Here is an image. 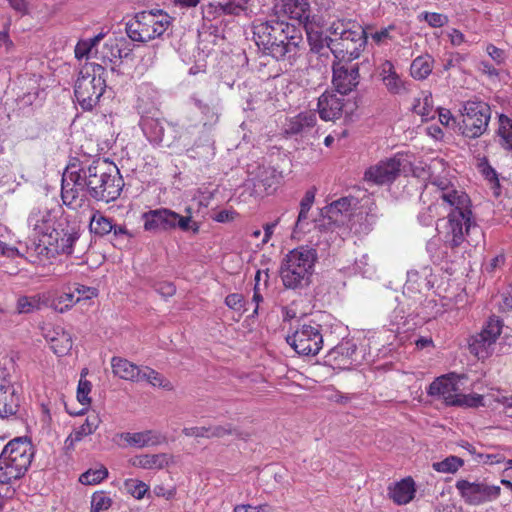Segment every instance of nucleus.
<instances>
[{
    "mask_svg": "<svg viewBox=\"0 0 512 512\" xmlns=\"http://www.w3.org/2000/svg\"><path fill=\"white\" fill-rule=\"evenodd\" d=\"M494 344L495 343L492 340L479 332L471 338V341L469 342V350L478 359H485L490 355Z\"/></svg>",
    "mask_w": 512,
    "mask_h": 512,
    "instance_id": "obj_39",
    "label": "nucleus"
},
{
    "mask_svg": "<svg viewBox=\"0 0 512 512\" xmlns=\"http://www.w3.org/2000/svg\"><path fill=\"white\" fill-rule=\"evenodd\" d=\"M79 226L71 225L68 221L59 222L48 234V244L55 246V251L62 254H72L73 245L80 236Z\"/></svg>",
    "mask_w": 512,
    "mask_h": 512,
    "instance_id": "obj_15",
    "label": "nucleus"
},
{
    "mask_svg": "<svg viewBox=\"0 0 512 512\" xmlns=\"http://www.w3.org/2000/svg\"><path fill=\"white\" fill-rule=\"evenodd\" d=\"M253 38L264 55L271 56L291 69L300 57L303 43L301 30L282 20H271L253 25Z\"/></svg>",
    "mask_w": 512,
    "mask_h": 512,
    "instance_id": "obj_2",
    "label": "nucleus"
},
{
    "mask_svg": "<svg viewBox=\"0 0 512 512\" xmlns=\"http://www.w3.org/2000/svg\"><path fill=\"white\" fill-rule=\"evenodd\" d=\"M415 492V483L411 477L402 479L388 487L389 498L398 505L409 503L413 499Z\"/></svg>",
    "mask_w": 512,
    "mask_h": 512,
    "instance_id": "obj_28",
    "label": "nucleus"
},
{
    "mask_svg": "<svg viewBox=\"0 0 512 512\" xmlns=\"http://www.w3.org/2000/svg\"><path fill=\"white\" fill-rule=\"evenodd\" d=\"M112 372L115 376L132 382H139L140 368L136 364L122 357L114 356L111 359Z\"/></svg>",
    "mask_w": 512,
    "mask_h": 512,
    "instance_id": "obj_29",
    "label": "nucleus"
},
{
    "mask_svg": "<svg viewBox=\"0 0 512 512\" xmlns=\"http://www.w3.org/2000/svg\"><path fill=\"white\" fill-rule=\"evenodd\" d=\"M305 30L312 52L323 54L322 50L324 48H328L332 52V48L336 45L335 38L324 35L322 32L314 31L313 26H308Z\"/></svg>",
    "mask_w": 512,
    "mask_h": 512,
    "instance_id": "obj_31",
    "label": "nucleus"
},
{
    "mask_svg": "<svg viewBox=\"0 0 512 512\" xmlns=\"http://www.w3.org/2000/svg\"><path fill=\"white\" fill-rule=\"evenodd\" d=\"M113 220L99 212L93 214L89 222L90 232L99 237L106 236L111 233Z\"/></svg>",
    "mask_w": 512,
    "mask_h": 512,
    "instance_id": "obj_41",
    "label": "nucleus"
},
{
    "mask_svg": "<svg viewBox=\"0 0 512 512\" xmlns=\"http://www.w3.org/2000/svg\"><path fill=\"white\" fill-rule=\"evenodd\" d=\"M502 328L503 321L499 317L492 315L485 322L480 333H482L484 336L488 337L490 340L496 343L498 337L502 332Z\"/></svg>",
    "mask_w": 512,
    "mask_h": 512,
    "instance_id": "obj_44",
    "label": "nucleus"
},
{
    "mask_svg": "<svg viewBox=\"0 0 512 512\" xmlns=\"http://www.w3.org/2000/svg\"><path fill=\"white\" fill-rule=\"evenodd\" d=\"M269 506L262 504L258 506H252L249 504L237 505L234 508V512H268Z\"/></svg>",
    "mask_w": 512,
    "mask_h": 512,
    "instance_id": "obj_64",
    "label": "nucleus"
},
{
    "mask_svg": "<svg viewBox=\"0 0 512 512\" xmlns=\"http://www.w3.org/2000/svg\"><path fill=\"white\" fill-rule=\"evenodd\" d=\"M439 198L451 207L449 212H472L471 200L469 196L464 191L457 190L453 185H446L441 187V194Z\"/></svg>",
    "mask_w": 512,
    "mask_h": 512,
    "instance_id": "obj_24",
    "label": "nucleus"
},
{
    "mask_svg": "<svg viewBox=\"0 0 512 512\" xmlns=\"http://www.w3.org/2000/svg\"><path fill=\"white\" fill-rule=\"evenodd\" d=\"M141 128L149 142L155 145H163L171 147L173 141H171V134H165V122L158 118L143 117L141 119Z\"/></svg>",
    "mask_w": 512,
    "mask_h": 512,
    "instance_id": "obj_22",
    "label": "nucleus"
},
{
    "mask_svg": "<svg viewBox=\"0 0 512 512\" xmlns=\"http://www.w3.org/2000/svg\"><path fill=\"white\" fill-rule=\"evenodd\" d=\"M316 114L304 111L295 116L287 117L283 124V132L287 137L304 136L316 125Z\"/></svg>",
    "mask_w": 512,
    "mask_h": 512,
    "instance_id": "obj_21",
    "label": "nucleus"
},
{
    "mask_svg": "<svg viewBox=\"0 0 512 512\" xmlns=\"http://www.w3.org/2000/svg\"><path fill=\"white\" fill-rule=\"evenodd\" d=\"M139 381H147L154 387H160L167 391L173 389L172 383L156 370L145 366L140 368Z\"/></svg>",
    "mask_w": 512,
    "mask_h": 512,
    "instance_id": "obj_40",
    "label": "nucleus"
},
{
    "mask_svg": "<svg viewBox=\"0 0 512 512\" xmlns=\"http://www.w3.org/2000/svg\"><path fill=\"white\" fill-rule=\"evenodd\" d=\"M314 226L320 232H327L341 225H338V222H334L333 219H330L328 213H325L324 209H321L320 218L314 220Z\"/></svg>",
    "mask_w": 512,
    "mask_h": 512,
    "instance_id": "obj_55",
    "label": "nucleus"
},
{
    "mask_svg": "<svg viewBox=\"0 0 512 512\" xmlns=\"http://www.w3.org/2000/svg\"><path fill=\"white\" fill-rule=\"evenodd\" d=\"M423 18L433 28H440L448 23L446 15L436 12H424Z\"/></svg>",
    "mask_w": 512,
    "mask_h": 512,
    "instance_id": "obj_59",
    "label": "nucleus"
},
{
    "mask_svg": "<svg viewBox=\"0 0 512 512\" xmlns=\"http://www.w3.org/2000/svg\"><path fill=\"white\" fill-rule=\"evenodd\" d=\"M74 291L76 294V302L92 299L98 295V290L96 288L81 284H75Z\"/></svg>",
    "mask_w": 512,
    "mask_h": 512,
    "instance_id": "obj_57",
    "label": "nucleus"
},
{
    "mask_svg": "<svg viewBox=\"0 0 512 512\" xmlns=\"http://www.w3.org/2000/svg\"><path fill=\"white\" fill-rule=\"evenodd\" d=\"M459 393V376L455 373L437 377L427 388L428 396L442 400L446 406H455Z\"/></svg>",
    "mask_w": 512,
    "mask_h": 512,
    "instance_id": "obj_13",
    "label": "nucleus"
},
{
    "mask_svg": "<svg viewBox=\"0 0 512 512\" xmlns=\"http://www.w3.org/2000/svg\"><path fill=\"white\" fill-rule=\"evenodd\" d=\"M341 62L333 65V85L337 93L345 96L359 84V66L351 62L342 65Z\"/></svg>",
    "mask_w": 512,
    "mask_h": 512,
    "instance_id": "obj_16",
    "label": "nucleus"
},
{
    "mask_svg": "<svg viewBox=\"0 0 512 512\" xmlns=\"http://www.w3.org/2000/svg\"><path fill=\"white\" fill-rule=\"evenodd\" d=\"M145 231L152 233L167 232L175 229L181 231L199 232V224L192 219L191 215L182 216L168 208L149 210L142 214Z\"/></svg>",
    "mask_w": 512,
    "mask_h": 512,
    "instance_id": "obj_7",
    "label": "nucleus"
},
{
    "mask_svg": "<svg viewBox=\"0 0 512 512\" xmlns=\"http://www.w3.org/2000/svg\"><path fill=\"white\" fill-rule=\"evenodd\" d=\"M225 304L235 311H241L244 307V297L239 293L229 294L225 298Z\"/></svg>",
    "mask_w": 512,
    "mask_h": 512,
    "instance_id": "obj_62",
    "label": "nucleus"
},
{
    "mask_svg": "<svg viewBox=\"0 0 512 512\" xmlns=\"http://www.w3.org/2000/svg\"><path fill=\"white\" fill-rule=\"evenodd\" d=\"M112 505V499L104 492H96L91 499V512H101L108 510Z\"/></svg>",
    "mask_w": 512,
    "mask_h": 512,
    "instance_id": "obj_52",
    "label": "nucleus"
},
{
    "mask_svg": "<svg viewBox=\"0 0 512 512\" xmlns=\"http://www.w3.org/2000/svg\"><path fill=\"white\" fill-rule=\"evenodd\" d=\"M286 341L300 355H316L323 345L321 325L316 322L302 324L286 337Z\"/></svg>",
    "mask_w": 512,
    "mask_h": 512,
    "instance_id": "obj_9",
    "label": "nucleus"
},
{
    "mask_svg": "<svg viewBox=\"0 0 512 512\" xmlns=\"http://www.w3.org/2000/svg\"><path fill=\"white\" fill-rule=\"evenodd\" d=\"M27 470L16 466L14 461L0 454V483L10 484L14 480L22 478Z\"/></svg>",
    "mask_w": 512,
    "mask_h": 512,
    "instance_id": "obj_30",
    "label": "nucleus"
},
{
    "mask_svg": "<svg viewBox=\"0 0 512 512\" xmlns=\"http://www.w3.org/2000/svg\"><path fill=\"white\" fill-rule=\"evenodd\" d=\"M50 344L55 354L58 356H64L72 348V336L64 329L57 328L54 330V335L50 338Z\"/></svg>",
    "mask_w": 512,
    "mask_h": 512,
    "instance_id": "obj_36",
    "label": "nucleus"
},
{
    "mask_svg": "<svg viewBox=\"0 0 512 512\" xmlns=\"http://www.w3.org/2000/svg\"><path fill=\"white\" fill-rule=\"evenodd\" d=\"M274 11L276 15H283L296 20L304 28L313 25L319 26L323 20L319 12L311 7L308 0H281L275 4Z\"/></svg>",
    "mask_w": 512,
    "mask_h": 512,
    "instance_id": "obj_10",
    "label": "nucleus"
},
{
    "mask_svg": "<svg viewBox=\"0 0 512 512\" xmlns=\"http://www.w3.org/2000/svg\"><path fill=\"white\" fill-rule=\"evenodd\" d=\"M402 160L400 154L382 160L365 171L364 179L377 185L392 183L400 174Z\"/></svg>",
    "mask_w": 512,
    "mask_h": 512,
    "instance_id": "obj_12",
    "label": "nucleus"
},
{
    "mask_svg": "<svg viewBox=\"0 0 512 512\" xmlns=\"http://www.w3.org/2000/svg\"><path fill=\"white\" fill-rule=\"evenodd\" d=\"M413 110L422 117L423 121L434 118L431 96H425L422 103L420 100H417V103L413 105Z\"/></svg>",
    "mask_w": 512,
    "mask_h": 512,
    "instance_id": "obj_49",
    "label": "nucleus"
},
{
    "mask_svg": "<svg viewBox=\"0 0 512 512\" xmlns=\"http://www.w3.org/2000/svg\"><path fill=\"white\" fill-rule=\"evenodd\" d=\"M433 63V57L428 54L416 57L410 67L412 77L417 80L426 79L432 72Z\"/></svg>",
    "mask_w": 512,
    "mask_h": 512,
    "instance_id": "obj_38",
    "label": "nucleus"
},
{
    "mask_svg": "<svg viewBox=\"0 0 512 512\" xmlns=\"http://www.w3.org/2000/svg\"><path fill=\"white\" fill-rule=\"evenodd\" d=\"M316 251L309 247H298L291 250L282 260L280 277L287 289H303L310 285Z\"/></svg>",
    "mask_w": 512,
    "mask_h": 512,
    "instance_id": "obj_3",
    "label": "nucleus"
},
{
    "mask_svg": "<svg viewBox=\"0 0 512 512\" xmlns=\"http://www.w3.org/2000/svg\"><path fill=\"white\" fill-rule=\"evenodd\" d=\"M100 419L97 414L92 413L89 414L85 420V422L74 430L75 438L78 437L83 439L85 436L92 434L99 426Z\"/></svg>",
    "mask_w": 512,
    "mask_h": 512,
    "instance_id": "obj_46",
    "label": "nucleus"
},
{
    "mask_svg": "<svg viewBox=\"0 0 512 512\" xmlns=\"http://www.w3.org/2000/svg\"><path fill=\"white\" fill-rule=\"evenodd\" d=\"M182 433L186 437H194V438H211L210 435V426H202V427H185L182 430Z\"/></svg>",
    "mask_w": 512,
    "mask_h": 512,
    "instance_id": "obj_60",
    "label": "nucleus"
},
{
    "mask_svg": "<svg viewBox=\"0 0 512 512\" xmlns=\"http://www.w3.org/2000/svg\"><path fill=\"white\" fill-rule=\"evenodd\" d=\"M195 127H179L175 125H168L167 133L171 134V141L173 144H177L179 147L187 151L188 147H191L194 140L192 136L194 134Z\"/></svg>",
    "mask_w": 512,
    "mask_h": 512,
    "instance_id": "obj_34",
    "label": "nucleus"
},
{
    "mask_svg": "<svg viewBox=\"0 0 512 512\" xmlns=\"http://www.w3.org/2000/svg\"><path fill=\"white\" fill-rule=\"evenodd\" d=\"M357 204V199L352 196L341 197L324 207V212L328 213L330 219L338 222V225H344L351 215L352 207Z\"/></svg>",
    "mask_w": 512,
    "mask_h": 512,
    "instance_id": "obj_26",
    "label": "nucleus"
},
{
    "mask_svg": "<svg viewBox=\"0 0 512 512\" xmlns=\"http://www.w3.org/2000/svg\"><path fill=\"white\" fill-rule=\"evenodd\" d=\"M460 112L463 119L459 131L463 137L477 139L488 130L492 113L488 103L477 98L470 99L463 102Z\"/></svg>",
    "mask_w": 512,
    "mask_h": 512,
    "instance_id": "obj_8",
    "label": "nucleus"
},
{
    "mask_svg": "<svg viewBox=\"0 0 512 512\" xmlns=\"http://www.w3.org/2000/svg\"><path fill=\"white\" fill-rule=\"evenodd\" d=\"M248 3L249 0H220L216 3H210L205 9V13L213 18L224 15H248Z\"/></svg>",
    "mask_w": 512,
    "mask_h": 512,
    "instance_id": "obj_23",
    "label": "nucleus"
},
{
    "mask_svg": "<svg viewBox=\"0 0 512 512\" xmlns=\"http://www.w3.org/2000/svg\"><path fill=\"white\" fill-rule=\"evenodd\" d=\"M108 475V471L105 467L97 470H88L82 473L79 477V481L84 485H94L100 483Z\"/></svg>",
    "mask_w": 512,
    "mask_h": 512,
    "instance_id": "obj_48",
    "label": "nucleus"
},
{
    "mask_svg": "<svg viewBox=\"0 0 512 512\" xmlns=\"http://www.w3.org/2000/svg\"><path fill=\"white\" fill-rule=\"evenodd\" d=\"M214 154V140L208 131L202 130L191 147L187 148V155L192 159L205 161L211 159Z\"/></svg>",
    "mask_w": 512,
    "mask_h": 512,
    "instance_id": "obj_25",
    "label": "nucleus"
},
{
    "mask_svg": "<svg viewBox=\"0 0 512 512\" xmlns=\"http://www.w3.org/2000/svg\"><path fill=\"white\" fill-rule=\"evenodd\" d=\"M124 186L119 169L107 159H96L91 163L73 159L66 167L61 197L65 205H72L80 192L94 199L110 203L118 199Z\"/></svg>",
    "mask_w": 512,
    "mask_h": 512,
    "instance_id": "obj_1",
    "label": "nucleus"
},
{
    "mask_svg": "<svg viewBox=\"0 0 512 512\" xmlns=\"http://www.w3.org/2000/svg\"><path fill=\"white\" fill-rule=\"evenodd\" d=\"M496 136L498 143L506 151L512 152V119L505 114L498 115Z\"/></svg>",
    "mask_w": 512,
    "mask_h": 512,
    "instance_id": "obj_33",
    "label": "nucleus"
},
{
    "mask_svg": "<svg viewBox=\"0 0 512 512\" xmlns=\"http://www.w3.org/2000/svg\"><path fill=\"white\" fill-rule=\"evenodd\" d=\"M315 200V189H309L306 191L304 197L300 202V211L297 217V221L294 227V233L305 232L306 226L308 223L306 222L308 218V212L310 211Z\"/></svg>",
    "mask_w": 512,
    "mask_h": 512,
    "instance_id": "obj_35",
    "label": "nucleus"
},
{
    "mask_svg": "<svg viewBox=\"0 0 512 512\" xmlns=\"http://www.w3.org/2000/svg\"><path fill=\"white\" fill-rule=\"evenodd\" d=\"M335 36L336 45L332 48V54L340 61L352 62L359 58L367 44L366 30L352 20H338L329 28Z\"/></svg>",
    "mask_w": 512,
    "mask_h": 512,
    "instance_id": "obj_4",
    "label": "nucleus"
},
{
    "mask_svg": "<svg viewBox=\"0 0 512 512\" xmlns=\"http://www.w3.org/2000/svg\"><path fill=\"white\" fill-rule=\"evenodd\" d=\"M49 214L48 213H42L40 211H33L29 217H28V225L33 228L34 231H36L38 234L47 235L49 234V228L48 225Z\"/></svg>",
    "mask_w": 512,
    "mask_h": 512,
    "instance_id": "obj_43",
    "label": "nucleus"
},
{
    "mask_svg": "<svg viewBox=\"0 0 512 512\" xmlns=\"http://www.w3.org/2000/svg\"><path fill=\"white\" fill-rule=\"evenodd\" d=\"M40 308V299L37 297L21 296L17 300V312L20 314L31 313Z\"/></svg>",
    "mask_w": 512,
    "mask_h": 512,
    "instance_id": "obj_51",
    "label": "nucleus"
},
{
    "mask_svg": "<svg viewBox=\"0 0 512 512\" xmlns=\"http://www.w3.org/2000/svg\"><path fill=\"white\" fill-rule=\"evenodd\" d=\"M106 68L102 64L85 63L78 73L74 95L84 111H91L106 89Z\"/></svg>",
    "mask_w": 512,
    "mask_h": 512,
    "instance_id": "obj_5",
    "label": "nucleus"
},
{
    "mask_svg": "<svg viewBox=\"0 0 512 512\" xmlns=\"http://www.w3.org/2000/svg\"><path fill=\"white\" fill-rule=\"evenodd\" d=\"M155 25L154 11H141L126 23L125 30L127 36L136 42H148L155 39L157 36L153 28Z\"/></svg>",
    "mask_w": 512,
    "mask_h": 512,
    "instance_id": "obj_14",
    "label": "nucleus"
},
{
    "mask_svg": "<svg viewBox=\"0 0 512 512\" xmlns=\"http://www.w3.org/2000/svg\"><path fill=\"white\" fill-rule=\"evenodd\" d=\"M83 373L81 374V379L78 383L77 388V399L82 405H87L90 403L89 393L91 391V383L88 380H83Z\"/></svg>",
    "mask_w": 512,
    "mask_h": 512,
    "instance_id": "obj_58",
    "label": "nucleus"
},
{
    "mask_svg": "<svg viewBox=\"0 0 512 512\" xmlns=\"http://www.w3.org/2000/svg\"><path fill=\"white\" fill-rule=\"evenodd\" d=\"M19 396L11 381V376L5 368L0 367V418H8L17 413Z\"/></svg>",
    "mask_w": 512,
    "mask_h": 512,
    "instance_id": "obj_17",
    "label": "nucleus"
},
{
    "mask_svg": "<svg viewBox=\"0 0 512 512\" xmlns=\"http://www.w3.org/2000/svg\"><path fill=\"white\" fill-rule=\"evenodd\" d=\"M170 20L171 17L166 13H162L161 10L154 11L155 25H153V28H157L155 31L157 37L163 35V33L167 30L170 25Z\"/></svg>",
    "mask_w": 512,
    "mask_h": 512,
    "instance_id": "obj_54",
    "label": "nucleus"
},
{
    "mask_svg": "<svg viewBox=\"0 0 512 512\" xmlns=\"http://www.w3.org/2000/svg\"><path fill=\"white\" fill-rule=\"evenodd\" d=\"M464 461L457 456H449L440 462L433 463L432 467L437 472L441 473H455Z\"/></svg>",
    "mask_w": 512,
    "mask_h": 512,
    "instance_id": "obj_45",
    "label": "nucleus"
},
{
    "mask_svg": "<svg viewBox=\"0 0 512 512\" xmlns=\"http://www.w3.org/2000/svg\"><path fill=\"white\" fill-rule=\"evenodd\" d=\"M120 437L129 446L136 448L156 446L165 440V438L159 432H156L154 430H145L136 433L125 432L122 433Z\"/></svg>",
    "mask_w": 512,
    "mask_h": 512,
    "instance_id": "obj_27",
    "label": "nucleus"
},
{
    "mask_svg": "<svg viewBox=\"0 0 512 512\" xmlns=\"http://www.w3.org/2000/svg\"><path fill=\"white\" fill-rule=\"evenodd\" d=\"M193 104L203 115L205 121L203 122V131L211 132L213 126L218 123L219 111L216 106L205 103L202 99L193 96Z\"/></svg>",
    "mask_w": 512,
    "mask_h": 512,
    "instance_id": "obj_32",
    "label": "nucleus"
},
{
    "mask_svg": "<svg viewBox=\"0 0 512 512\" xmlns=\"http://www.w3.org/2000/svg\"><path fill=\"white\" fill-rule=\"evenodd\" d=\"M125 488L134 498L141 499L148 491V486L141 481L129 479L125 481Z\"/></svg>",
    "mask_w": 512,
    "mask_h": 512,
    "instance_id": "obj_53",
    "label": "nucleus"
},
{
    "mask_svg": "<svg viewBox=\"0 0 512 512\" xmlns=\"http://www.w3.org/2000/svg\"><path fill=\"white\" fill-rule=\"evenodd\" d=\"M127 45L124 39H109L100 50H96V56L105 65L110 64L111 71L114 72L121 59L126 58L131 51Z\"/></svg>",
    "mask_w": 512,
    "mask_h": 512,
    "instance_id": "obj_20",
    "label": "nucleus"
},
{
    "mask_svg": "<svg viewBox=\"0 0 512 512\" xmlns=\"http://www.w3.org/2000/svg\"><path fill=\"white\" fill-rule=\"evenodd\" d=\"M387 90L392 94H401L404 91V84L398 74L388 75L382 80Z\"/></svg>",
    "mask_w": 512,
    "mask_h": 512,
    "instance_id": "obj_56",
    "label": "nucleus"
},
{
    "mask_svg": "<svg viewBox=\"0 0 512 512\" xmlns=\"http://www.w3.org/2000/svg\"><path fill=\"white\" fill-rule=\"evenodd\" d=\"M501 302L499 307L503 311L512 310V283L508 286L507 290L501 295Z\"/></svg>",
    "mask_w": 512,
    "mask_h": 512,
    "instance_id": "obj_63",
    "label": "nucleus"
},
{
    "mask_svg": "<svg viewBox=\"0 0 512 512\" xmlns=\"http://www.w3.org/2000/svg\"><path fill=\"white\" fill-rule=\"evenodd\" d=\"M75 300H76V294L73 289L72 291L63 293L62 295H60L57 298V304H55V308H57L58 304L59 305L64 304V307H61L59 309L60 312H64L65 310L72 307L74 303H77Z\"/></svg>",
    "mask_w": 512,
    "mask_h": 512,
    "instance_id": "obj_61",
    "label": "nucleus"
},
{
    "mask_svg": "<svg viewBox=\"0 0 512 512\" xmlns=\"http://www.w3.org/2000/svg\"><path fill=\"white\" fill-rule=\"evenodd\" d=\"M443 224L439 232L443 235L446 246L454 249L466 240L472 246H478L483 232L475 222L472 212H449L446 219L440 220Z\"/></svg>",
    "mask_w": 512,
    "mask_h": 512,
    "instance_id": "obj_6",
    "label": "nucleus"
},
{
    "mask_svg": "<svg viewBox=\"0 0 512 512\" xmlns=\"http://www.w3.org/2000/svg\"><path fill=\"white\" fill-rule=\"evenodd\" d=\"M344 95L334 91H326L319 98L317 103L318 113L324 121H334L343 114Z\"/></svg>",
    "mask_w": 512,
    "mask_h": 512,
    "instance_id": "obj_19",
    "label": "nucleus"
},
{
    "mask_svg": "<svg viewBox=\"0 0 512 512\" xmlns=\"http://www.w3.org/2000/svg\"><path fill=\"white\" fill-rule=\"evenodd\" d=\"M169 463V455L165 453L160 454H145L135 457L133 465L143 469H162Z\"/></svg>",
    "mask_w": 512,
    "mask_h": 512,
    "instance_id": "obj_37",
    "label": "nucleus"
},
{
    "mask_svg": "<svg viewBox=\"0 0 512 512\" xmlns=\"http://www.w3.org/2000/svg\"><path fill=\"white\" fill-rule=\"evenodd\" d=\"M479 406H484V398L482 395L476 393L467 395L459 393L455 404V407L477 408Z\"/></svg>",
    "mask_w": 512,
    "mask_h": 512,
    "instance_id": "obj_50",
    "label": "nucleus"
},
{
    "mask_svg": "<svg viewBox=\"0 0 512 512\" xmlns=\"http://www.w3.org/2000/svg\"><path fill=\"white\" fill-rule=\"evenodd\" d=\"M461 497L469 505H480L490 502L500 496L501 488L496 485H489L486 482H470L458 480L455 484Z\"/></svg>",
    "mask_w": 512,
    "mask_h": 512,
    "instance_id": "obj_11",
    "label": "nucleus"
},
{
    "mask_svg": "<svg viewBox=\"0 0 512 512\" xmlns=\"http://www.w3.org/2000/svg\"><path fill=\"white\" fill-rule=\"evenodd\" d=\"M1 455L14 461L16 466L28 470L33 458L32 446L26 439L15 438L5 445Z\"/></svg>",
    "mask_w": 512,
    "mask_h": 512,
    "instance_id": "obj_18",
    "label": "nucleus"
},
{
    "mask_svg": "<svg viewBox=\"0 0 512 512\" xmlns=\"http://www.w3.org/2000/svg\"><path fill=\"white\" fill-rule=\"evenodd\" d=\"M210 435L211 438H223L225 436L235 435L242 440H246L249 437L248 433L240 431L230 423L225 425H210Z\"/></svg>",
    "mask_w": 512,
    "mask_h": 512,
    "instance_id": "obj_42",
    "label": "nucleus"
},
{
    "mask_svg": "<svg viewBox=\"0 0 512 512\" xmlns=\"http://www.w3.org/2000/svg\"><path fill=\"white\" fill-rule=\"evenodd\" d=\"M103 38V34L100 33L89 40H83L77 43L75 47V57L81 59L83 57H87L92 49L99 43V41Z\"/></svg>",
    "mask_w": 512,
    "mask_h": 512,
    "instance_id": "obj_47",
    "label": "nucleus"
}]
</instances>
